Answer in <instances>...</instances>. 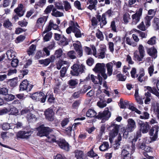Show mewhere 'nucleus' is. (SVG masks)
<instances>
[{
	"label": "nucleus",
	"mask_w": 159,
	"mask_h": 159,
	"mask_svg": "<svg viewBox=\"0 0 159 159\" xmlns=\"http://www.w3.org/2000/svg\"><path fill=\"white\" fill-rule=\"evenodd\" d=\"M138 49L139 54L138 51L135 50L134 52L133 57L135 60L141 61L145 55L144 48L142 44H140L138 46Z\"/></svg>",
	"instance_id": "nucleus-1"
},
{
	"label": "nucleus",
	"mask_w": 159,
	"mask_h": 159,
	"mask_svg": "<svg viewBox=\"0 0 159 159\" xmlns=\"http://www.w3.org/2000/svg\"><path fill=\"white\" fill-rule=\"evenodd\" d=\"M105 14H103L102 17L100 15H97L96 17H93L91 20L92 25H96L98 23V20L100 22V24L101 27L106 24L107 21L106 20Z\"/></svg>",
	"instance_id": "nucleus-2"
},
{
	"label": "nucleus",
	"mask_w": 159,
	"mask_h": 159,
	"mask_svg": "<svg viewBox=\"0 0 159 159\" xmlns=\"http://www.w3.org/2000/svg\"><path fill=\"white\" fill-rule=\"evenodd\" d=\"M122 63L120 61H112L106 64V66L107 69V74L109 76H111L113 72V67L114 65L116 66V68H119L121 67Z\"/></svg>",
	"instance_id": "nucleus-3"
},
{
	"label": "nucleus",
	"mask_w": 159,
	"mask_h": 159,
	"mask_svg": "<svg viewBox=\"0 0 159 159\" xmlns=\"http://www.w3.org/2000/svg\"><path fill=\"white\" fill-rule=\"evenodd\" d=\"M105 65L103 63H98L96 65L93 70L96 72H98L101 75L104 80L107 78V75L105 73Z\"/></svg>",
	"instance_id": "nucleus-4"
},
{
	"label": "nucleus",
	"mask_w": 159,
	"mask_h": 159,
	"mask_svg": "<svg viewBox=\"0 0 159 159\" xmlns=\"http://www.w3.org/2000/svg\"><path fill=\"white\" fill-rule=\"evenodd\" d=\"M71 68L72 70L71 71V73L74 75H78L80 73L83 72L85 69L84 65L77 64H74L71 67Z\"/></svg>",
	"instance_id": "nucleus-5"
},
{
	"label": "nucleus",
	"mask_w": 159,
	"mask_h": 159,
	"mask_svg": "<svg viewBox=\"0 0 159 159\" xmlns=\"http://www.w3.org/2000/svg\"><path fill=\"white\" fill-rule=\"evenodd\" d=\"M134 151V148L133 146L130 148L128 145L126 146L125 149H123L122 151V156L124 159H130L131 154Z\"/></svg>",
	"instance_id": "nucleus-6"
},
{
	"label": "nucleus",
	"mask_w": 159,
	"mask_h": 159,
	"mask_svg": "<svg viewBox=\"0 0 159 159\" xmlns=\"http://www.w3.org/2000/svg\"><path fill=\"white\" fill-rule=\"evenodd\" d=\"M46 97V96L42 92L35 93L30 96L33 100L36 101H40L42 103H44L45 101Z\"/></svg>",
	"instance_id": "nucleus-7"
},
{
	"label": "nucleus",
	"mask_w": 159,
	"mask_h": 159,
	"mask_svg": "<svg viewBox=\"0 0 159 159\" xmlns=\"http://www.w3.org/2000/svg\"><path fill=\"white\" fill-rule=\"evenodd\" d=\"M111 116L110 112L107 108H106L105 110L102 113H99L97 117L98 119H101L102 122H104L107 120Z\"/></svg>",
	"instance_id": "nucleus-8"
},
{
	"label": "nucleus",
	"mask_w": 159,
	"mask_h": 159,
	"mask_svg": "<svg viewBox=\"0 0 159 159\" xmlns=\"http://www.w3.org/2000/svg\"><path fill=\"white\" fill-rule=\"evenodd\" d=\"M37 129L38 131L37 135L40 137L46 136L49 132L51 131L49 127H45L43 125L40 126L37 128Z\"/></svg>",
	"instance_id": "nucleus-9"
},
{
	"label": "nucleus",
	"mask_w": 159,
	"mask_h": 159,
	"mask_svg": "<svg viewBox=\"0 0 159 159\" xmlns=\"http://www.w3.org/2000/svg\"><path fill=\"white\" fill-rule=\"evenodd\" d=\"M138 124L140 128V130L143 133H146L149 129V125L147 122H144L139 120Z\"/></svg>",
	"instance_id": "nucleus-10"
},
{
	"label": "nucleus",
	"mask_w": 159,
	"mask_h": 159,
	"mask_svg": "<svg viewBox=\"0 0 159 159\" xmlns=\"http://www.w3.org/2000/svg\"><path fill=\"white\" fill-rule=\"evenodd\" d=\"M32 88V86L29 84V82L27 80H24L20 83V90H26L30 91Z\"/></svg>",
	"instance_id": "nucleus-11"
},
{
	"label": "nucleus",
	"mask_w": 159,
	"mask_h": 159,
	"mask_svg": "<svg viewBox=\"0 0 159 159\" xmlns=\"http://www.w3.org/2000/svg\"><path fill=\"white\" fill-rule=\"evenodd\" d=\"M32 133L31 131H20L16 133V136L17 139H28Z\"/></svg>",
	"instance_id": "nucleus-12"
},
{
	"label": "nucleus",
	"mask_w": 159,
	"mask_h": 159,
	"mask_svg": "<svg viewBox=\"0 0 159 159\" xmlns=\"http://www.w3.org/2000/svg\"><path fill=\"white\" fill-rule=\"evenodd\" d=\"M142 9L141 8H139L135 13L132 15V24H133L135 25L139 21L140 17L142 15Z\"/></svg>",
	"instance_id": "nucleus-13"
},
{
	"label": "nucleus",
	"mask_w": 159,
	"mask_h": 159,
	"mask_svg": "<svg viewBox=\"0 0 159 159\" xmlns=\"http://www.w3.org/2000/svg\"><path fill=\"white\" fill-rule=\"evenodd\" d=\"M110 127L111 128V130L109 133L110 138H114L118 134L119 126L116 124H112Z\"/></svg>",
	"instance_id": "nucleus-14"
},
{
	"label": "nucleus",
	"mask_w": 159,
	"mask_h": 159,
	"mask_svg": "<svg viewBox=\"0 0 159 159\" xmlns=\"http://www.w3.org/2000/svg\"><path fill=\"white\" fill-rule=\"evenodd\" d=\"M73 46L78 55L80 57H81L83 55V50L80 42L78 41H75L73 43Z\"/></svg>",
	"instance_id": "nucleus-15"
},
{
	"label": "nucleus",
	"mask_w": 159,
	"mask_h": 159,
	"mask_svg": "<svg viewBox=\"0 0 159 159\" xmlns=\"http://www.w3.org/2000/svg\"><path fill=\"white\" fill-rule=\"evenodd\" d=\"M71 24L73 26V32L75 33V37L77 38L80 37L81 36V34L80 30L78 28L79 27L78 23L76 22H71Z\"/></svg>",
	"instance_id": "nucleus-16"
},
{
	"label": "nucleus",
	"mask_w": 159,
	"mask_h": 159,
	"mask_svg": "<svg viewBox=\"0 0 159 159\" xmlns=\"http://www.w3.org/2000/svg\"><path fill=\"white\" fill-rule=\"evenodd\" d=\"M158 129V125H156L152 127L150 130V135L152 137V138L153 140H155L157 138Z\"/></svg>",
	"instance_id": "nucleus-17"
},
{
	"label": "nucleus",
	"mask_w": 159,
	"mask_h": 159,
	"mask_svg": "<svg viewBox=\"0 0 159 159\" xmlns=\"http://www.w3.org/2000/svg\"><path fill=\"white\" fill-rule=\"evenodd\" d=\"M44 114L47 120L49 121H52L54 120V113L53 110L51 108H48L44 112Z\"/></svg>",
	"instance_id": "nucleus-18"
},
{
	"label": "nucleus",
	"mask_w": 159,
	"mask_h": 159,
	"mask_svg": "<svg viewBox=\"0 0 159 159\" xmlns=\"http://www.w3.org/2000/svg\"><path fill=\"white\" fill-rule=\"evenodd\" d=\"M92 50L93 51V55L96 57H98V58L103 59L105 57V51L103 50L98 54H97V51L96 48L95 46H93L92 47Z\"/></svg>",
	"instance_id": "nucleus-19"
},
{
	"label": "nucleus",
	"mask_w": 159,
	"mask_h": 159,
	"mask_svg": "<svg viewBox=\"0 0 159 159\" xmlns=\"http://www.w3.org/2000/svg\"><path fill=\"white\" fill-rule=\"evenodd\" d=\"M128 124L127 128L130 132H133L136 128V123L134 120L132 119H129L127 120Z\"/></svg>",
	"instance_id": "nucleus-20"
},
{
	"label": "nucleus",
	"mask_w": 159,
	"mask_h": 159,
	"mask_svg": "<svg viewBox=\"0 0 159 159\" xmlns=\"http://www.w3.org/2000/svg\"><path fill=\"white\" fill-rule=\"evenodd\" d=\"M98 78H97L96 76H94L92 74L90 75H89V79H91L94 84L98 83H98L99 84L101 85L102 84V78L100 76V75H98Z\"/></svg>",
	"instance_id": "nucleus-21"
},
{
	"label": "nucleus",
	"mask_w": 159,
	"mask_h": 159,
	"mask_svg": "<svg viewBox=\"0 0 159 159\" xmlns=\"http://www.w3.org/2000/svg\"><path fill=\"white\" fill-rule=\"evenodd\" d=\"M52 28L54 30H57L58 29V26L56 24H54L52 20H50L49 22V25L46 28L43 34H45L51 30Z\"/></svg>",
	"instance_id": "nucleus-22"
},
{
	"label": "nucleus",
	"mask_w": 159,
	"mask_h": 159,
	"mask_svg": "<svg viewBox=\"0 0 159 159\" xmlns=\"http://www.w3.org/2000/svg\"><path fill=\"white\" fill-rule=\"evenodd\" d=\"M75 156L77 159H87L86 155L81 151L75 150Z\"/></svg>",
	"instance_id": "nucleus-23"
},
{
	"label": "nucleus",
	"mask_w": 159,
	"mask_h": 159,
	"mask_svg": "<svg viewBox=\"0 0 159 159\" xmlns=\"http://www.w3.org/2000/svg\"><path fill=\"white\" fill-rule=\"evenodd\" d=\"M148 79V76L145 75L144 70L143 69L140 70L139 76L138 78V80L140 82L146 81Z\"/></svg>",
	"instance_id": "nucleus-24"
},
{
	"label": "nucleus",
	"mask_w": 159,
	"mask_h": 159,
	"mask_svg": "<svg viewBox=\"0 0 159 159\" xmlns=\"http://www.w3.org/2000/svg\"><path fill=\"white\" fill-rule=\"evenodd\" d=\"M58 144L59 146L61 148L67 151L69 150V144L64 140L62 139L60 140Z\"/></svg>",
	"instance_id": "nucleus-25"
},
{
	"label": "nucleus",
	"mask_w": 159,
	"mask_h": 159,
	"mask_svg": "<svg viewBox=\"0 0 159 159\" xmlns=\"http://www.w3.org/2000/svg\"><path fill=\"white\" fill-rule=\"evenodd\" d=\"M148 53L154 58L157 57V51L156 49L153 48H149L147 50Z\"/></svg>",
	"instance_id": "nucleus-26"
},
{
	"label": "nucleus",
	"mask_w": 159,
	"mask_h": 159,
	"mask_svg": "<svg viewBox=\"0 0 159 159\" xmlns=\"http://www.w3.org/2000/svg\"><path fill=\"white\" fill-rule=\"evenodd\" d=\"M23 5L20 4L16 9L15 10V11L20 17L23 16L24 13V11L23 10Z\"/></svg>",
	"instance_id": "nucleus-27"
},
{
	"label": "nucleus",
	"mask_w": 159,
	"mask_h": 159,
	"mask_svg": "<svg viewBox=\"0 0 159 159\" xmlns=\"http://www.w3.org/2000/svg\"><path fill=\"white\" fill-rule=\"evenodd\" d=\"M14 135V134L12 133L7 132H2L0 134L1 138L3 140L7 139Z\"/></svg>",
	"instance_id": "nucleus-28"
},
{
	"label": "nucleus",
	"mask_w": 159,
	"mask_h": 159,
	"mask_svg": "<svg viewBox=\"0 0 159 159\" xmlns=\"http://www.w3.org/2000/svg\"><path fill=\"white\" fill-rule=\"evenodd\" d=\"M8 59L11 60L14 58L16 55V53L13 50H10L7 51L6 53Z\"/></svg>",
	"instance_id": "nucleus-29"
},
{
	"label": "nucleus",
	"mask_w": 159,
	"mask_h": 159,
	"mask_svg": "<svg viewBox=\"0 0 159 159\" xmlns=\"http://www.w3.org/2000/svg\"><path fill=\"white\" fill-rule=\"evenodd\" d=\"M153 16H147L144 18V22L147 28L149 27L151 25V20L153 18Z\"/></svg>",
	"instance_id": "nucleus-30"
},
{
	"label": "nucleus",
	"mask_w": 159,
	"mask_h": 159,
	"mask_svg": "<svg viewBox=\"0 0 159 159\" xmlns=\"http://www.w3.org/2000/svg\"><path fill=\"white\" fill-rule=\"evenodd\" d=\"M52 15L55 17H61L63 16V13L62 12H60L57 10L55 8H53L52 10Z\"/></svg>",
	"instance_id": "nucleus-31"
},
{
	"label": "nucleus",
	"mask_w": 159,
	"mask_h": 159,
	"mask_svg": "<svg viewBox=\"0 0 159 159\" xmlns=\"http://www.w3.org/2000/svg\"><path fill=\"white\" fill-rule=\"evenodd\" d=\"M58 44L62 46H64L68 44V43L66 38L64 36H62V37L59 40Z\"/></svg>",
	"instance_id": "nucleus-32"
},
{
	"label": "nucleus",
	"mask_w": 159,
	"mask_h": 159,
	"mask_svg": "<svg viewBox=\"0 0 159 159\" xmlns=\"http://www.w3.org/2000/svg\"><path fill=\"white\" fill-rule=\"evenodd\" d=\"M13 115H18V111L17 109L13 106L10 107L9 109H8V113Z\"/></svg>",
	"instance_id": "nucleus-33"
},
{
	"label": "nucleus",
	"mask_w": 159,
	"mask_h": 159,
	"mask_svg": "<svg viewBox=\"0 0 159 159\" xmlns=\"http://www.w3.org/2000/svg\"><path fill=\"white\" fill-rule=\"evenodd\" d=\"M45 18L44 17H41L39 18L36 23V26L38 28H40L41 27H43V24L45 21Z\"/></svg>",
	"instance_id": "nucleus-34"
},
{
	"label": "nucleus",
	"mask_w": 159,
	"mask_h": 159,
	"mask_svg": "<svg viewBox=\"0 0 159 159\" xmlns=\"http://www.w3.org/2000/svg\"><path fill=\"white\" fill-rule=\"evenodd\" d=\"M109 147V145L108 142H105L100 146L99 148L100 151H104L107 150Z\"/></svg>",
	"instance_id": "nucleus-35"
},
{
	"label": "nucleus",
	"mask_w": 159,
	"mask_h": 159,
	"mask_svg": "<svg viewBox=\"0 0 159 159\" xmlns=\"http://www.w3.org/2000/svg\"><path fill=\"white\" fill-rule=\"evenodd\" d=\"M145 96L146 97L144 101L145 103L146 104H149L151 100V94L148 92L145 93Z\"/></svg>",
	"instance_id": "nucleus-36"
},
{
	"label": "nucleus",
	"mask_w": 159,
	"mask_h": 159,
	"mask_svg": "<svg viewBox=\"0 0 159 159\" xmlns=\"http://www.w3.org/2000/svg\"><path fill=\"white\" fill-rule=\"evenodd\" d=\"M121 130L123 133V137L125 139L127 138L129 132H132L129 131L127 128L123 127L121 129Z\"/></svg>",
	"instance_id": "nucleus-37"
},
{
	"label": "nucleus",
	"mask_w": 159,
	"mask_h": 159,
	"mask_svg": "<svg viewBox=\"0 0 159 159\" xmlns=\"http://www.w3.org/2000/svg\"><path fill=\"white\" fill-rule=\"evenodd\" d=\"M97 114L96 112L93 110L89 109L86 113V116L88 117H94Z\"/></svg>",
	"instance_id": "nucleus-38"
},
{
	"label": "nucleus",
	"mask_w": 159,
	"mask_h": 159,
	"mask_svg": "<svg viewBox=\"0 0 159 159\" xmlns=\"http://www.w3.org/2000/svg\"><path fill=\"white\" fill-rule=\"evenodd\" d=\"M63 52L61 48H59L56 50L54 55L57 58H60L63 55Z\"/></svg>",
	"instance_id": "nucleus-39"
},
{
	"label": "nucleus",
	"mask_w": 159,
	"mask_h": 159,
	"mask_svg": "<svg viewBox=\"0 0 159 159\" xmlns=\"http://www.w3.org/2000/svg\"><path fill=\"white\" fill-rule=\"evenodd\" d=\"M46 137L47 139L46 140L48 142L51 143L55 142L56 139L55 137L54 136L51 134H48Z\"/></svg>",
	"instance_id": "nucleus-40"
},
{
	"label": "nucleus",
	"mask_w": 159,
	"mask_h": 159,
	"mask_svg": "<svg viewBox=\"0 0 159 159\" xmlns=\"http://www.w3.org/2000/svg\"><path fill=\"white\" fill-rule=\"evenodd\" d=\"M78 82L77 80H70L68 82V84L70 86H71L72 88L75 87L78 84Z\"/></svg>",
	"instance_id": "nucleus-41"
},
{
	"label": "nucleus",
	"mask_w": 159,
	"mask_h": 159,
	"mask_svg": "<svg viewBox=\"0 0 159 159\" xmlns=\"http://www.w3.org/2000/svg\"><path fill=\"white\" fill-rule=\"evenodd\" d=\"M159 18L155 17L153 20V25L157 30L159 29Z\"/></svg>",
	"instance_id": "nucleus-42"
},
{
	"label": "nucleus",
	"mask_w": 159,
	"mask_h": 159,
	"mask_svg": "<svg viewBox=\"0 0 159 159\" xmlns=\"http://www.w3.org/2000/svg\"><path fill=\"white\" fill-rule=\"evenodd\" d=\"M36 49V46L32 44L30 47L28 51V54L29 56L32 55Z\"/></svg>",
	"instance_id": "nucleus-43"
},
{
	"label": "nucleus",
	"mask_w": 159,
	"mask_h": 159,
	"mask_svg": "<svg viewBox=\"0 0 159 159\" xmlns=\"http://www.w3.org/2000/svg\"><path fill=\"white\" fill-rule=\"evenodd\" d=\"M67 55L71 59H75L76 58V53L73 51H69L67 53Z\"/></svg>",
	"instance_id": "nucleus-44"
},
{
	"label": "nucleus",
	"mask_w": 159,
	"mask_h": 159,
	"mask_svg": "<svg viewBox=\"0 0 159 159\" xmlns=\"http://www.w3.org/2000/svg\"><path fill=\"white\" fill-rule=\"evenodd\" d=\"M122 139V137L120 134H118V136L117 138V139L115 141V143L114 145V147H117L120 145V142Z\"/></svg>",
	"instance_id": "nucleus-45"
},
{
	"label": "nucleus",
	"mask_w": 159,
	"mask_h": 159,
	"mask_svg": "<svg viewBox=\"0 0 159 159\" xmlns=\"http://www.w3.org/2000/svg\"><path fill=\"white\" fill-rule=\"evenodd\" d=\"M156 43V38L155 36L151 37L147 42V43L150 45H153Z\"/></svg>",
	"instance_id": "nucleus-46"
},
{
	"label": "nucleus",
	"mask_w": 159,
	"mask_h": 159,
	"mask_svg": "<svg viewBox=\"0 0 159 159\" xmlns=\"http://www.w3.org/2000/svg\"><path fill=\"white\" fill-rule=\"evenodd\" d=\"M49 60L47 58L44 60H39V62L40 64L43 65L44 66H46L49 64Z\"/></svg>",
	"instance_id": "nucleus-47"
},
{
	"label": "nucleus",
	"mask_w": 159,
	"mask_h": 159,
	"mask_svg": "<svg viewBox=\"0 0 159 159\" xmlns=\"http://www.w3.org/2000/svg\"><path fill=\"white\" fill-rule=\"evenodd\" d=\"M96 36L98 39L100 40H102L103 39V36L102 33L100 30H98L96 33Z\"/></svg>",
	"instance_id": "nucleus-48"
},
{
	"label": "nucleus",
	"mask_w": 159,
	"mask_h": 159,
	"mask_svg": "<svg viewBox=\"0 0 159 159\" xmlns=\"http://www.w3.org/2000/svg\"><path fill=\"white\" fill-rule=\"evenodd\" d=\"M136 69L135 68L133 67L132 68L130 71L131 76L133 78H135L138 77L137 75L136 74Z\"/></svg>",
	"instance_id": "nucleus-49"
},
{
	"label": "nucleus",
	"mask_w": 159,
	"mask_h": 159,
	"mask_svg": "<svg viewBox=\"0 0 159 159\" xmlns=\"http://www.w3.org/2000/svg\"><path fill=\"white\" fill-rule=\"evenodd\" d=\"M9 85L11 87H15L17 85V80L16 79L10 80L9 81Z\"/></svg>",
	"instance_id": "nucleus-50"
},
{
	"label": "nucleus",
	"mask_w": 159,
	"mask_h": 159,
	"mask_svg": "<svg viewBox=\"0 0 159 159\" xmlns=\"http://www.w3.org/2000/svg\"><path fill=\"white\" fill-rule=\"evenodd\" d=\"M138 28L141 30L144 31H145L147 28L146 27V25H145L143 21L138 26Z\"/></svg>",
	"instance_id": "nucleus-51"
},
{
	"label": "nucleus",
	"mask_w": 159,
	"mask_h": 159,
	"mask_svg": "<svg viewBox=\"0 0 159 159\" xmlns=\"http://www.w3.org/2000/svg\"><path fill=\"white\" fill-rule=\"evenodd\" d=\"M97 105L99 107L103 108L106 106V103L103 101L101 100L100 101L98 102Z\"/></svg>",
	"instance_id": "nucleus-52"
},
{
	"label": "nucleus",
	"mask_w": 159,
	"mask_h": 159,
	"mask_svg": "<svg viewBox=\"0 0 159 159\" xmlns=\"http://www.w3.org/2000/svg\"><path fill=\"white\" fill-rule=\"evenodd\" d=\"M130 19V15L129 13H126L124 15L123 20L125 23H127Z\"/></svg>",
	"instance_id": "nucleus-53"
},
{
	"label": "nucleus",
	"mask_w": 159,
	"mask_h": 159,
	"mask_svg": "<svg viewBox=\"0 0 159 159\" xmlns=\"http://www.w3.org/2000/svg\"><path fill=\"white\" fill-rule=\"evenodd\" d=\"M149 117V114L147 112H144L143 115H140V118L142 119H147Z\"/></svg>",
	"instance_id": "nucleus-54"
},
{
	"label": "nucleus",
	"mask_w": 159,
	"mask_h": 159,
	"mask_svg": "<svg viewBox=\"0 0 159 159\" xmlns=\"http://www.w3.org/2000/svg\"><path fill=\"white\" fill-rule=\"evenodd\" d=\"M8 90L6 88H0V94L5 95L7 94Z\"/></svg>",
	"instance_id": "nucleus-55"
},
{
	"label": "nucleus",
	"mask_w": 159,
	"mask_h": 159,
	"mask_svg": "<svg viewBox=\"0 0 159 159\" xmlns=\"http://www.w3.org/2000/svg\"><path fill=\"white\" fill-rule=\"evenodd\" d=\"M55 7L58 9H63V7L61 2H55Z\"/></svg>",
	"instance_id": "nucleus-56"
},
{
	"label": "nucleus",
	"mask_w": 159,
	"mask_h": 159,
	"mask_svg": "<svg viewBox=\"0 0 159 159\" xmlns=\"http://www.w3.org/2000/svg\"><path fill=\"white\" fill-rule=\"evenodd\" d=\"M53 7L54 6L52 5L48 6L46 9L45 12L47 14L49 13L52 10Z\"/></svg>",
	"instance_id": "nucleus-57"
},
{
	"label": "nucleus",
	"mask_w": 159,
	"mask_h": 159,
	"mask_svg": "<svg viewBox=\"0 0 159 159\" xmlns=\"http://www.w3.org/2000/svg\"><path fill=\"white\" fill-rule=\"evenodd\" d=\"M137 32L139 34V36L142 37V38H146L147 34L145 33L142 32L139 30H138L136 29L133 30Z\"/></svg>",
	"instance_id": "nucleus-58"
},
{
	"label": "nucleus",
	"mask_w": 159,
	"mask_h": 159,
	"mask_svg": "<svg viewBox=\"0 0 159 159\" xmlns=\"http://www.w3.org/2000/svg\"><path fill=\"white\" fill-rule=\"evenodd\" d=\"M119 80L121 81H125L126 78V76L123 75L122 74H119L117 75Z\"/></svg>",
	"instance_id": "nucleus-59"
},
{
	"label": "nucleus",
	"mask_w": 159,
	"mask_h": 159,
	"mask_svg": "<svg viewBox=\"0 0 159 159\" xmlns=\"http://www.w3.org/2000/svg\"><path fill=\"white\" fill-rule=\"evenodd\" d=\"M51 37L52 34L51 33H47L45 35L43 38L44 40L45 41H48L51 39Z\"/></svg>",
	"instance_id": "nucleus-60"
},
{
	"label": "nucleus",
	"mask_w": 159,
	"mask_h": 159,
	"mask_svg": "<svg viewBox=\"0 0 159 159\" xmlns=\"http://www.w3.org/2000/svg\"><path fill=\"white\" fill-rule=\"evenodd\" d=\"M64 4L65 9L66 11H67L70 9L71 6L70 4L67 1H64Z\"/></svg>",
	"instance_id": "nucleus-61"
},
{
	"label": "nucleus",
	"mask_w": 159,
	"mask_h": 159,
	"mask_svg": "<svg viewBox=\"0 0 159 159\" xmlns=\"http://www.w3.org/2000/svg\"><path fill=\"white\" fill-rule=\"evenodd\" d=\"M18 24L22 27L26 26L28 24V22L25 19L19 21L18 22Z\"/></svg>",
	"instance_id": "nucleus-62"
},
{
	"label": "nucleus",
	"mask_w": 159,
	"mask_h": 159,
	"mask_svg": "<svg viewBox=\"0 0 159 159\" xmlns=\"http://www.w3.org/2000/svg\"><path fill=\"white\" fill-rule=\"evenodd\" d=\"M10 127L9 124L5 123L3 124L2 127L3 130H7L10 128Z\"/></svg>",
	"instance_id": "nucleus-63"
},
{
	"label": "nucleus",
	"mask_w": 159,
	"mask_h": 159,
	"mask_svg": "<svg viewBox=\"0 0 159 159\" xmlns=\"http://www.w3.org/2000/svg\"><path fill=\"white\" fill-rule=\"evenodd\" d=\"M18 60L17 59H14L11 61V64L12 66L16 67L18 65Z\"/></svg>",
	"instance_id": "nucleus-64"
}]
</instances>
